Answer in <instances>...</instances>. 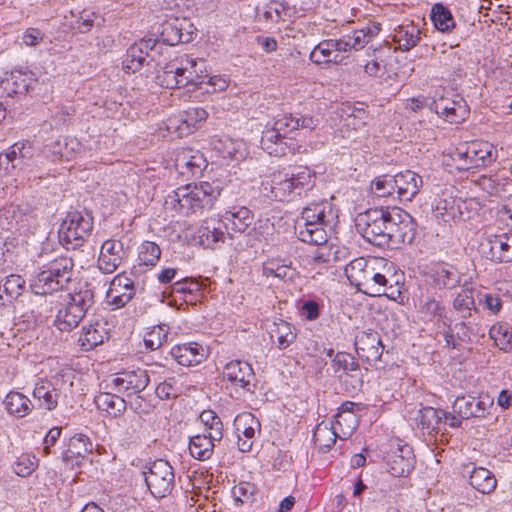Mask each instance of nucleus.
Returning a JSON list of instances; mask_svg holds the SVG:
<instances>
[{"mask_svg":"<svg viewBox=\"0 0 512 512\" xmlns=\"http://www.w3.org/2000/svg\"><path fill=\"white\" fill-rule=\"evenodd\" d=\"M221 439H212L210 434H198L190 438L189 451L193 458L205 461L211 458L214 450V442Z\"/></svg>","mask_w":512,"mask_h":512,"instance_id":"38","label":"nucleus"},{"mask_svg":"<svg viewBox=\"0 0 512 512\" xmlns=\"http://www.w3.org/2000/svg\"><path fill=\"white\" fill-rule=\"evenodd\" d=\"M355 349L358 356L367 362L380 360L384 346L375 330H361L355 335Z\"/></svg>","mask_w":512,"mask_h":512,"instance_id":"19","label":"nucleus"},{"mask_svg":"<svg viewBox=\"0 0 512 512\" xmlns=\"http://www.w3.org/2000/svg\"><path fill=\"white\" fill-rule=\"evenodd\" d=\"M427 281L434 289H453L460 284L461 275L453 266L439 265L429 273Z\"/></svg>","mask_w":512,"mask_h":512,"instance_id":"29","label":"nucleus"},{"mask_svg":"<svg viewBox=\"0 0 512 512\" xmlns=\"http://www.w3.org/2000/svg\"><path fill=\"white\" fill-rule=\"evenodd\" d=\"M81 150V144L75 138L65 137L45 147V153L51 161H70L74 159Z\"/></svg>","mask_w":512,"mask_h":512,"instance_id":"30","label":"nucleus"},{"mask_svg":"<svg viewBox=\"0 0 512 512\" xmlns=\"http://www.w3.org/2000/svg\"><path fill=\"white\" fill-rule=\"evenodd\" d=\"M345 45L340 39H325L319 42L310 53V60L317 64H341L345 55Z\"/></svg>","mask_w":512,"mask_h":512,"instance_id":"18","label":"nucleus"},{"mask_svg":"<svg viewBox=\"0 0 512 512\" xmlns=\"http://www.w3.org/2000/svg\"><path fill=\"white\" fill-rule=\"evenodd\" d=\"M316 180L315 172L307 166L282 169L271 173L262 182L263 191L269 198L290 202L303 192L310 190Z\"/></svg>","mask_w":512,"mask_h":512,"instance_id":"1","label":"nucleus"},{"mask_svg":"<svg viewBox=\"0 0 512 512\" xmlns=\"http://www.w3.org/2000/svg\"><path fill=\"white\" fill-rule=\"evenodd\" d=\"M463 476L469 478L470 485L483 494L493 492L497 485L494 474L484 467H476L474 463H467L462 468Z\"/></svg>","mask_w":512,"mask_h":512,"instance_id":"26","label":"nucleus"},{"mask_svg":"<svg viewBox=\"0 0 512 512\" xmlns=\"http://www.w3.org/2000/svg\"><path fill=\"white\" fill-rule=\"evenodd\" d=\"M420 311L429 319H441L444 316L445 307L435 298L426 297L421 299Z\"/></svg>","mask_w":512,"mask_h":512,"instance_id":"63","label":"nucleus"},{"mask_svg":"<svg viewBox=\"0 0 512 512\" xmlns=\"http://www.w3.org/2000/svg\"><path fill=\"white\" fill-rule=\"evenodd\" d=\"M4 405L9 414L23 418L33 408L31 400L20 392H10L4 399Z\"/></svg>","mask_w":512,"mask_h":512,"instance_id":"40","label":"nucleus"},{"mask_svg":"<svg viewBox=\"0 0 512 512\" xmlns=\"http://www.w3.org/2000/svg\"><path fill=\"white\" fill-rule=\"evenodd\" d=\"M394 181H395L394 176H389V175L378 176L372 181V185H371L372 192L377 197H381V198L393 197V198H395L394 194L396 193V186L394 185Z\"/></svg>","mask_w":512,"mask_h":512,"instance_id":"55","label":"nucleus"},{"mask_svg":"<svg viewBox=\"0 0 512 512\" xmlns=\"http://www.w3.org/2000/svg\"><path fill=\"white\" fill-rule=\"evenodd\" d=\"M331 424L339 434V439L345 440L357 429L359 418L354 411H342L335 415V420Z\"/></svg>","mask_w":512,"mask_h":512,"instance_id":"39","label":"nucleus"},{"mask_svg":"<svg viewBox=\"0 0 512 512\" xmlns=\"http://www.w3.org/2000/svg\"><path fill=\"white\" fill-rule=\"evenodd\" d=\"M462 207H465V200L442 193L434 200L433 213L438 220L443 222L465 221L469 219V213L461 211Z\"/></svg>","mask_w":512,"mask_h":512,"instance_id":"14","label":"nucleus"},{"mask_svg":"<svg viewBox=\"0 0 512 512\" xmlns=\"http://www.w3.org/2000/svg\"><path fill=\"white\" fill-rule=\"evenodd\" d=\"M93 229V218L90 214L79 211L70 212L61 225L60 241L67 249H76L90 237Z\"/></svg>","mask_w":512,"mask_h":512,"instance_id":"9","label":"nucleus"},{"mask_svg":"<svg viewBox=\"0 0 512 512\" xmlns=\"http://www.w3.org/2000/svg\"><path fill=\"white\" fill-rule=\"evenodd\" d=\"M30 149L29 143L17 142L8 152L0 153V173L3 171L5 175H14L16 170L23 169L26 160L32 156Z\"/></svg>","mask_w":512,"mask_h":512,"instance_id":"23","label":"nucleus"},{"mask_svg":"<svg viewBox=\"0 0 512 512\" xmlns=\"http://www.w3.org/2000/svg\"><path fill=\"white\" fill-rule=\"evenodd\" d=\"M453 308L459 314L460 318L468 319L472 311L476 310L475 301L471 290H462L453 301Z\"/></svg>","mask_w":512,"mask_h":512,"instance_id":"52","label":"nucleus"},{"mask_svg":"<svg viewBox=\"0 0 512 512\" xmlns=\"http://www.w3.org/2000/svg\"><path fill=\"white\" fill-rule=\"evenodd\" d=\"M124 256L123 244L119 240H106L101 247L98 258V268L105 274H111L117 270Z\"/></svg>","mask_w":512,"mask_h":512,"instance_id":"25","label":"nucleus"},{"mask_svg":"<svg viewBox=\"0 0 512 512\" xmlns=\"http://www.w3.org/2000/svg\"><path fill=\"white\" fill-rule=\"evenodd\" d=\"M234 424L238 436V449L241 452H249L256 434L260 432L259 420L251 413H242L235 418Z\"/></svg>","mask_w":512,"mask_h":512,"instance_id":"22","label":"nucleus"},{"mask_svg":"<svg viewBox=\"0 0 512 512\" xmlns=\"http://www.w3.org/2000/svg\"><path fill=\"white\" fill-rule=\"evenodd\" d=\"M25 280L20 275L11 274L3 282V292L8 300L17 298L22 294Z\"/></svg>","mask_w":512,"mask_h":512,"instance_id":"62","label":"nucleus"},{"mask_svg":"<svg viewBox=\"0 0 512 512\" xmlns=\"http://www.w3.org/2000/svg\"><path fill=\"white\" fill-rule=\"evenodd\" d=\"M168 326L158 325L151 329L144 337L145 346L151 350H157L167 342Z\"/></svg>","mask_w":512,"mask_h":512,"instance_id":"58","label":"nucleus"},{"mask_svg":"<svg viewBox=\"0 0 512 512\" xmlns=\"http://www.w3.org/2000/svg\"><path fill=\"white\" fill-rule=\"evenodd\" d=\"M143 474L147 488L153 497L161 499L172 493L175 487V473L168 461L155 460Z\"/></svg>","mask_w":512,"mask_h":512,"instance_id":"10","label":"nucleus"},{"mask_svg":"<svg viewBox=\"0 0 512 512\" xmlns=\"http://www.w3.org/2000/svg\"><path fill=\"white\" fill-rule=\"evenodd\" d=\"M103 18L94 11L84 9L75 21L73 28L80 33L89 32L94 26H100Z\"/></svg>","mask_w":512,"mask_h":512,"instance_id":"59","label":"nucleus"},{"mask_svg":"<svg viewBox=\"0 0 512 512\" xmlns=\"http://www.w3.org/2000/svg\"><path fill=\"white\" fill-rule=\"evenodd\" d=\"M93 304L94 292L88 287L74 294H67L62 307L57 312L56 326L61 331L72 330L79 325Z\"/></svg>","mask_w":512,"mask_h":512,"instance_id":"6","label":"nucleus"},{"mask_svg":"<svg viewBox=\"0 0 512 512\" xmlns=\"http://www.w3.org/2000/svg\"><path fill=\"white\" fill-rule=\"evenodd\" d=\"M201 67H204V61H197L188 55L176 57L166 64V69H170V73H173L176 78L187 81L189 84L198 85L203 82L201 75Z\"/></svg>","mask_w":512,"mask_h":512,"instance_id":"16","label":"nucleus"},{"mask_svg":"<svg viewBox=\"0 0 512 512\" xmlns=\"http://www.w3.org/2000/svg\"><path fill=\"white\" fill-rule=\"evenodd\" d=\"M98 326L99 324H96L83 328V333L78 339L83 350L89 351L104 342L105 334L97 328Z\"/></svg>","mask_w":512,"mask_h":512,"instance_id":"53","label":"nucleus"},{"mask_svg":"<svg viewBox=\"0 0 512 512\" xmlns=\"http://www.w3.org/2000/svg\"><path fill=\"white\" fill-rule=\"evenodd\" d=\"M200 419L206 427V434L212 439H222L223 424L220 417L212 410H205L200 414Z\"/></svg>","mask_w":512,"mask_h":512,"instance_id":"54","label":"nucleus"},{"mask_svg":"<svg viewBox=\"0 0 512 512\" xmlns=\"http://www.w3.org/2000/svg\"><path fill=\"white\" fill-rule=\"evenodd\" d=\"M149 381L146 370H125L111 377L109 387L117 393L131 396L142 392L148 386Z\"/></svg>","mask_w":512,"mask_h":512,"instance_id":"12","label":"nucleus"},{"mask_svg":"<svg viewBox=\"0 0 512 512\" xmlns=\"http://www.w3.org/2000/svg\"><path fill=\"white\" fill-rule=\"evenodd\" d=\"M208 117V113L201 107H192L184 111L181 115V125L178 126V130L181 134H189L194 129L200 126Z\"/></svg>","mask_w":512,"mask_h":512,"instance_id":"44","label":"nucleus"},{"mask_svg":"<svg viewBox=\"0 0 512 512\" xmlns=\"http://www.w3.org/2000/svg\"><path fill=\"white\" fill-rule=\"evenodd\" d=\"M388 216L389 244H411L416 235V223L412 216L398 207H392Z\"/></svg>","mask_w":512,"mask_h":512,"instance_id":"11","label":"nucleus"},{"mask_svg":"<svg viewBox=\"0 0 512 512\" xmlns=\"http://www.w3.org/2000/svg\"><path fill=\"white\" fill-rule=\"evenodd\" d=\"M479 188L489 196L510 198L512 196V179L501 175H483L477 180Z\"/></svg>","mask_w":512,"mask_h":512,"instance_id":"28","label":"nucleus"},{"mask_svg":"<svg viewBox=\"0 0 512 512\" xmlns=\"http://www.w3.org/2000/svg\"><path fill=\"white\" fill-rule=\"evenodd\" d=\"M435 112L452 124H458L468 115L467 106L461 101L441 97L434 101Z\"/></svg>","mask_w":512,"mask_h":512,"instance_id":"32","label":"nucleus"},{"mask_svg":"<svg viewBox=\"0 0 512 512\" xmlns=\"http://www.w3.org/2000/svg\"><path fill=\"white\" fill-rule=\"evenodd\" d=\"M135 294L136 289L133 280L125 274H118L110 282L106 299L115 309H119L128 304Z\"/></svg>","mask_w":512,"mask_h":512,"instance_id":"20","label":"nucleus"},{"mask_svg":"<svg viewBox=\"0 0 512 512\" xmlns=\"http://www.w3.org/2000/svg\"><path fill=\"white\" fill-rule=\"evenodd\" d=\"M397 198L401 202L411 201L423 186L422 177L414 171L405 170L394 176Z\"/></svg>","mask_w":512,"mask_h":512,"instance_id":"27","label":"nucleus"},{"mask_svg":"<svg viewBox=\"0 0 512 512\" xmlns=\"http://www.w3.org/2000/svg\"><path fill=\"white\" fill-rule=\"evenodd\" d=\"M450 158L459 171L486 167L495 160L492 146L480 141L460 144L450 153Z\"/></svg>","mask_w":512,"mask_h":512,"instance_id":"8","label":"nucleus"},{"mask_svg":"<svg viewBox=\"0 0 512 512\" xmlns=\"http://www.w3.org/2000/svg\"><path fill=\"white\" fill-rule=\"evenodd\" d=\"M158 40L149 38L141 39L140 41L132 44L126 53L123 60L122 68L126 73H136L140 71L144 64L149 61L150 52H152L158 44Z\"/></svg>","mask_w":512,"mask_h":512,"instance_id":"17","label":"nucleus"},{"mask_svg":"<svg viewBox=\"0 0 512 512\" xmlns=\"http://www.w3.org/2000/svg\"><path fill=\"white\" fill-rule=\"evenodd\" d=\"M0 87L7 92L8 96H12L27 91L28 85L21 72H11L0 81Z\"/></svg>","mask_w":512,"mask_h":512,"instance_id":"57","label":"nucleus"},{"mask_svg":"<svg viewBox=\"0 0 512 512\" xmlns=\"http://www.w3.org/2000/svg\"><path fill=\"white\" fill-rule=\"evenodd\" d=\"M441 62L451 74L458 75L463 69L464 60L460 52L452 47L448 51H443Z\"/></svg>","mask_w":512,"mask_h":512,"instance_id":"61","label":"nucleus"},{"mask_svg":"<svg viewBox=\"0 0 512 512\" xmlns=\"http://www.w3.org/2000/svg\"><path fill=\"white\" fill-rule=\"evenodd\" d=\"M95 404L99 410L105 411L112 417H120L127 409L124 398L108 392L99 393L95 397Z\"/></svg>","mask_w":512,"mask_h":512,"instance_id":"37","label":"nucleus"},{"mask_svg":"<svg viewBox=\"0 0 512 512\" xmlns=\"http://www.w3.org/2000/svg\"><path fill=\"white\" fill-rule=\"evenodd\" d=\"M272 339H276L277 347L281 350L288 348L296 340V329L287 321L279 319L273 323L270 330Z\"/></svg>","mask_w":512,"mask_h":512,"instance_id":"41","label":"nucleus"},{"mask_svg":"<svg viewBox=\"0 0 512 512\" xmlns=\"http://www.w3.org/2000/svg\"><path fill=\"white\" fill-rule=\"evenodd\" d=\"M379 31L377 26L373 28L367 27L360 30H357L353 33V35L344 36L340 38V42L343 43L345 47V55L348 56V53L354 49L359 50L364 47L365 44L369 42L372 36H374Z\"/></svg>","mask_w":512,"mask_h":512,"instance_id":"45","label":"nucleus"},{"mask_svg":"<svg viewBox=\"0 0 512 512\" xmlns=\"http://www.w3.org/2000/svg\"><path fill=\"white\" fill-rule=\"evenodd\" d=\"M93 450L92 443L84 434H77L70 438L67 449L63 452V460L79 465V458L84 459L91 454Z\"/></svg>","mask_w":512,"mask_h":512,"instance_id":"35","label":"nucleus"},{"mask_svg":"<svg viewBox=\"0 0 512 512\" xmlns=\"http://www.w3.org/2000/svg\"><path fill=\"white\" fill-rule=\"evenodd\" d=\"M199 243L207 248H213L218 242H224L225 233L221 227L211 225L209 222H205L198 230Z\"/></svg>","mask_w":512,"mask_h":512,"instance_id":"50","label":"nucleus"},{"mask_svg":"<svg viewBox=\"0 0 512 512\" xmlns=\"http://www.w3.org/2000/svg\"><path fill=\"white\" fill-rule=\"evenodd\" d=\"M59 380L58 377H54V383L46 380H40L36 383L33 396L44 409L53 410L57 407L59 393L56 389V385H58Z\"/></svg>","mask_w":512,"mask_h":512,"instance_id":"34","label":"nucleus"},{"mask_svg":"<svg viewBox=\"0 0 512 512\" xmlns=\"http://www.w3.org/2000/svg\"><path fill=\"white\" fill-rule=\"evenodd\" d=\"M161 256V249L151 241H144L139 248L138 259L140 265L155 266Z\"/></svg>","mask_w":512,"mask_h":512,"instance_id":"56","label":"nucleus"},{"mask_svg":"<svg viewBox=\"0 0 512 512\" xmlns=\"http://www.w3.org/2000/svg\"><path fill=\"white\" fill-rule=\"evenodd\" d=\"M389 472L395 477L408 475L414 468V456L410 447L405 446L393 452L388 458Z\"/></svg>","mask_w":512,"mask_h":512,"instance_id":"33","label":"nucleus"},{"mask_svg":"<svg viewBox=\"0 0 512 512\" xmlns=\"http://www.w3.org/2000/svg\"><path fill=\"white\" fill-rule=\"evenodd\" d=\"M383 259L359 257L352 260L345 268V274L358 291L369 296L386 295L388 279L380 272Z\"/></svg>","mask_w":512,"mask_h":512,"instance_id":"4","label":"nucleus"},{"mask_svg":"<svg viewBox=\"0 0 512 512\" xmlns=\"http://www.w3.org/2000/svg\"><path fill=\"white\" fill-rule=\"evenodd\" d=\"M175 166L180 174L195 177L207 167V161L200 151L184 148L177 153Z\"/></svg>","mask_w":512,"mask_h":512,"instance_id":"24","label":"nucleus"},{"mask_svg":"<svg viewBox=\"0 0 512 512\" xmlns=\"http://www.w3.org/2000/svg\"><path fill=\"white\" fill-rule=\"evenodd\" d=\"M431 20L436 29L441 32L450 31L455 27V21L451 12L440 3L433 6Z\"/></svg>","mask_w":512,"mask_h":512,"instance_id":"49","label":"nucleus"},{"mask_svg":"<svg viewBox=\"0 0 512 512\" xmlns=\"http://www.w3.org/2000/svg\"><path fill=\"white\" fill-rule=\"evenodd\" d=\"M223 378L232 386L240 387L244 392L254 393L255 374L251 365L244 361H231L223 369Z\"/></svg>","mask_w":512,"mask_h":512,"instance_id":"15","label":"nucleus"},{"mask_svg":"<svg viewBox=\"0 0 512 512\" xmlns=\"http://www.w3.org/2000/svg\"><path fill=\"white\" fill-rule=\"evenodd\" d=\"M391 208L369 209L358 215L356 219L357 231L363 238L378 247L389 245V229Z\"/></svg>","mask_w":512,"mask_h":512,"instance_id":"7","label":"nucleus"},{"mask_svg":"<svg viewBox=\"0 0 512 512\" xmlns=\"http://www.w3.org/2000/svg\"><path fill=\"white\" fill-rule=\"evenodd\" d=\"M334 373L342 378L343 375L357 377L360 376L359 363L348 353L338 352L332 360Z\"/></svg>","mask_w":512,"mask_h":512,"instance_id":"42","label":"nucleus"},{"mask_svg":"<svg viewBox=\"0 0 512 512\" xmlns=\"http://www.w3.org/2000/svg\"><path fill=\"white\" fill-rule=\"evenodd\" d=\"M222 187L219 181L202 182L199 185H187L179 187L168 195L166 204H170L174 210L190 215L211 209L214 202L220 196Z\"/></svg>","mask_w":512,"mask_h":512,"instance_id":"3","label":"nucleus"},{"mask_svg":"<svg viewBox=\"0 0 512 512\" xmlns=\"http://www.w3.org/2000/svg\"><path fill=\"white\" fill-rule=\"evenodd\" d=\"M74 262L70 257H59L49 262L30 283L36 295H48L64 290L73 277Z\"/></svg>","mask_w":512,"mask_h":512,"instance_id":"5","label":"nucleus"},{"mask_svg":"<svg viewBox=\"0 0 512 512\" xmlns=\"http://www.w3.org/2000/svg\"><path fill=\"white\" fill-rule=\"evenodd\" d=\"M226 217L231 221L232 229L234 231L244 233L253 223V215L247 207H233Z\"/></svg>","mask_w":512,"mask_h":512,"instance_id":"48","label":"nucleus"},{"mask_svg":"<svg viewBox=\"0 0 512 512\" xmlns=\"http://www.w3.org/2000/svg\"><path fill=\"white\" fill-rule=\"evenodd\" d=\"M337 439H339V434L335 431L333 425L324 421L316 426L313 433L314 443L323 452L330 450Z\"/></svg>","mask_w":512,"mask_h":512,"instance_id":"43","label":"nucleus"},{"mask_svg":"<svg viewBox=\"0 0 512 512\" xmlns=\"http://www.w3.org/2000/svg\"><path fill=\"white\" fill-rule=\"evenodd\" d=\"M445 411L433 407H425L419 411L418 424L422 429L437 430L443 421Z\"/></svg>","mask_w":512,"mask_h":512,"instance_id":"51","label":"nucleus"},{"mask_svg":"<svg viewBox=\"0 0 512 512\" xmlns=\"http://www.w3.org/2000/svg\"><path fill=\"white\" fill-rule=\"evenodd\" d=\"M338 215L327 201L311 203L302 210L298 237L301 241L323 245L334 231Z\"/></svg>","mask_w":512,"mask_h":512,"instance_id":"2","label":"nucleus"},{"mask_svg":"<svg viewBox=\"0 0 512 512\" xmlns=\"http://www.w3.org/2000/svg\"><path fill=\"white\" fill-rule=\"evenodd\" d=\"M484 253L488 254L490 260L497 263H508L512 261V234L503 233L500 235H488L482 243Z\"/></svg>","mask_w":512,"mask_h":512,"instance_id":"21","label":"nucleus"},{"mask_svg":"<svg viewBox=\"0 0 512 512\" xmlns=\"http://www.w3.org/2000/svg\"><path fill=\"white\" fill-rule=\"evenodd\" d=\"M280 132L275 127L266 128L261 137V147L271 156L282 157L286 155L289 147L283 141Z\"/></svg>","mask_w":512,"mask_h":512,"instance_id":"36","label":"nucleus"},{"mask_svg":"<svg viewBox=\"0 0 512 512\" xmlns=\"http://www.w3.org/2000/svg\"><path fill=\"white\" fill-rule=\"evenodd\" d=\"M489 336L494 344L502 351L508 352L511 348L512 329L507 323L499 322L489 330Z\"/></svg>","mask_w":512,"mask_h":512,"instance_id":"47","label":"nucleus"},{"mask_svg":"<svg viewBox=\"0 0 512 512\" xmlns=\"http://www.w3.org/2000/svg\"><path fill=\"white\" fill-rule=\"evenodd\" d=\"M492 406L493 399L488 395H464L455 399L453 411L461 419H469L472 417L483 418L489 414V410Z\"/></svg>","mask_w":512,"mask_h":512,"instance_id":"13","label":"nucleus"},{"mask_svg":"<svg viewBox=\"0 0 512 512\" xmlns=\"http://www.w3.org/2000/svg\"><path fill=\"white\" fill-rule=\"evenodd\" d=\"M171 355L178 364L186 367L198 365L206 358L203 346L196 342L184 343L173 347Z\"/></svg>","mask_w":512,"mask_h":512,"instance_id":"31","label":"nucleus"},{"mask_svg":"<svg viewBox=\"0 0 512 512\" xmlns=\"http://www.w3.org/2000/svg\"><path fill=\"white\" fill-rule=\"evenodd\" d=\"M393 40L402 51H409L420 41V30L414 25L399 26L395 29Z\"/></svg>","mask_w":512,"mask_h":512,"instance_id":"46","label":"nucleus"},{"mask_svg":"<svg viewBox=\"0 0 512 512\" xmlns=\"http://www.w3.org/2000/svg\"><path fill=\"white\" fill-rule=\"evenodd\" d=\"M160 40L170 46L183 43V38L178 31L177 19H171L162 25Z\"/></svg>","mask_w":512,"mask_h":512,"instance_id":"60","label":"nucleus"},{"mask_svg":"<svg viewBox=\"0 0 512 512\" xmlns=\"http://www.w3.org/2000/svg\"><path fill=\"white\" fill-rule=\"evenodd\" d=\"M140 426V419L135 415H127L117 422L118 433L124 438H132Z\"/></svg>","mask_w":512,"mask_h":512,"instance_id":"64","label":"nucleus"}]
</instances>
